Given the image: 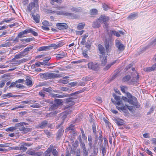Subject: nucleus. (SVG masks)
<instances>
[{"mask_svg":"<svg viewBox=\"0 0 156 156\" xmlns=\"http://www.w3.org/2000/svg\"><path fill=\"white\" fill-rule=\"evenodd\" d=\"M24 56V53L23 52H20L18 54L16 55L15 56L14 58L12 59V60L16 59H18Z\"/></svg>","mask_w":156,"mask_h":156,"instance_id":"25","label":"nucleus"},{"mask_svg":"<svg viewBox=\"0 0 156 156\" xmlns=\"http://www.w3.org/2000/svg\"><path fill=\"white\" fill-rule=\"evenodd\" d=\"M99 64L98 63L90 62L88 64V68L94 70H97L98 69Z\"/></svg>","mask_w":156,"mask_h":156,"instance_id":"7","label":"nucleus"},{"mask_svg":"<svg viewBox=\"0 0 156 156\" xmlns=\"http://www.w3.org/2000/svg\"><path fill=\"white\" fill-rule=\"evenodd\" d=\"M78 140H79L80 143V144H82L84 143V142L82 140V139L81 138V136L80 135L79 136Z\"/></svg>","mask_w":156,"mask_h":156,"instance_id":"58","label":"nucleus"},{"mask_svg":"<svg viewBox=\"0 0 156 156\" xmlns=\"http://www.w3.org/2000/svg\"><path fill=\"white\" fill-rule=\"evenodd\" d=\"M66 55L67 54L65 51H62L60 52L59 54L57 55L56 58L57 59L59 60L66 57Z\"/></svg>","mask_w":156,"mask_h":156,"instance_id":"17","label":"nucleus"},{"mask_svg":"<svg viewBox=\"0 0 156 156\" xmlns=\"http://www.w3.org/2000/svg\"><path fill=\"white\" fill-rule=\"evenodd\" d=\"M38 0H34L33 2L30 3L27 6L26 9V11L31 12L32 10L34 7H37L38 6Z\"/></svg>","mask_w":156,"mask_h":156,"instance_id":"5","label":"nucleus"},{"mask_svg":"<svg viewBox=\"0 0 156 156\" xmlns=\"http://www.w3.org/2000/svg\"><path fill=\"white\" fill-rule=\"evenodd\" d=\"M27 149V148L25 147L23 145H21V146L20 147V150H22L23 151H26Z\"/></svg>","mask_w":156,"mask_h":156,"instance_id":"49","label":"nucleus"},{"mask_svg":"<svg viewBox=\"0 0 156 156\" xmlns=\"http://www.w3.org/2000/svg\"><path fill=\"white\" fill-rule=\"evenodd\" d=\"M100 19V21L101 23H102V22H106L108 21L109 20L108 17L106 16H101L99 18Z\"/></svg>","mask_w":156,"mask_h":156,"instance_id":"28","label":"nucleus"},{"mask_svg":"<svg viewBox=\"0 0 156 156\" xmlns=\"http://www.w3.org/2000/svg\"><path fill=\"white\" fill-rule=\"evenodd\" d=\"M111 34L112 35H115L117 37H119L120 36V34H119V33L117 31H116L115 30H112L111 31Z\"/></svg>","mask_w":156,"mask_h":156,"instance_id":"39","label":"nucleus"},{"mask_svg":"<svg viewBox=\"0 0 156 156\" xmlns=\"http://www.w3.org/2000/svg\"><path fill=\"white\" fill-rule=\"evenodd\" d=\"M27 154L32 156H40L43 153L42 152H37L34 150H28L27 151Z\"/></svg>","mask_w":156,"mask_h":156,"instance_id":"10","label":"nucleus"},{"mask_svg":"<svg viewBox=\"0 0 156 156\" xmlns=\"http://www.w3.org/2000/svg\"><path fill=\"white\" fill-rule=\"evenodd\" d=\"M101 23L100 19H98L95 21L94 22L93 27L94 28L99 27L100 26Z\"/></svg>","mask_w":156,"mask_h":156,"instance_id":"18","label":"nucleus"},{"mask_svg":"<svg viewBox=\"0 0 156 156\" xmlns=\"http://www.w3.org/2000/svg\"><path fill=\"white\" fill-rule=\"evenodd\" d=\"M98 48L100 52V58L102 66H104L107 63L108 54H106L104 47L101 44L98 45Z\"/></svg>","mask_w":156,"mask_h":156,"instance_id":"1","label":"nucleus"},{"mask_svg":"<svg viewBox=\"0 0 156 156\" xmlns=\"http://www.w3.org/2000/svg\"><path fill=\"white\" fill-rule=\"evenodd\" d=\"M105 45L107 52V53L109 52L110 51L108 41L107 40L105 41Z\"/></svg>","mask_w":156,"mask_h":156,"instance_id":"33","label":"nucleus"},{"mask_svg":"<svg viewBox=\"0 0 156 156\" xmlns=\"http://www.w3.org/2000/svg\"><path fill=\"white\" fill-rule=\"evenodd\" d=\"M57 113L58 112H57L56 111L52 112L47 114L45 116L47 118L54 117Z\"/></svg>","mask_w":156,"mask_h":156,"instance_id":"32","label":"nucleus"},{"mask_svg":"<svg viewBox=\"0 0 156 156\" xmlns=\"http://www.w3.org/2000/svg\"><path fill=\"white\" fill-rule=\"evenodd\" d=\"M92 129L93 130V132L94 135L96 137V136H98L97 133V130L96 129V124L95 122H93L92 125Z\"/></svg>","mask_w":156,"mask_h":156,"instance_id":"27","label":"nucleus"},{"mask_svg":"<svg viewBox=\"0 0 156 156\" xmlns=\"http://www.w3.org/2000/svg\"><path fill=\"white\" fill-rule=\"evenodd\" d=\"M56 148V146H53L52 145H50L47 150L45 151L46 154H48L50 153L52 151V153L54 156H57L58 155V152L56 150V149H54Z\"/></svg>","mask_w":156,"mask_h":156,"instance_id":"6","label":"nucleus"},{"mask_svg":"<svg viewBox=\"0 0 156 156\" xmlns=\"http://www.w3.org/2000/svg\"><path fill=\"white\" fill-rule=\"evenodd\" d=\"M15 95H12L11 93H9L7 94H3L2 95V98L4 99H5L7 98L11 97H15Z\"/></svg>","mask_w":156,"mask_h":156,"instance_id":"26","label":"nucleus"},{"mask_svg":"<svg viewBox=\"0 0 156 156\" xmlns=\"http://www.w3.org/2000/svg\"><path fill=\"white\" fill-rule=\"evenodd\" d=\"M71 9L73 12H80L82 9L80 7H73L71 8Z\"/></svg>","mask_w":156,"mask_h":156,"instance_id":"34","label":"nucleus"},{"mask_svg":"<svg viewBox=\"0 0 156 156\" xmlns=\"http://www.w3.org/2000/svg\"><path fill=\"white\" fill-rule=\"evenodd\" d=\"M115 45L118 50L120 51H122L124 50L125 46L122 44L121 42L119 40H116Z\"/></svg>","mask_w":156,"mask_h":156,"instance_id":"9","label":"nucleus"},{"mask_svg":"<svg viewBox=\"0 0 156 156\" xmlns=\"http://www.w3.org/2000/svg\"><path fill=\"white\" fill-rule=\"evenodd\" d=\"M88 36L87 34H86L83 36L82 40L80 42V44L82 45H84V43L86 42V39Z\"/></svg>","mask_w":156,"mask_h":156,"instance_id":"31","label":"nucleus"},{"mask_svg":"<svg viewBox=\"0 0 156 156\" xmlns=\"http://www.w3.org/2000/svg\"><path fill=\"white\" fill-rule=\"evenodd\" d=\"M100 149L101 150V151L102 156H105L107 151L106 147L104 146H101L100 147Z\"/></svg>","mask_w":156,"mask_h":156,"instance_id":"21","label":"nucleus"},{"mask_svg":"<svg viewBox=\"0 0 156 156\" xmlns=\"http://www.w3.org/2000/svg\"><path fill=\"white\" fill-rule=\"evenodd\" d=\"M43 90L44 92V91H46L48 92H50L51 90L48 88H45L44 87L43 89Z\"/></svg>","mask_w":156,"mask_h":156,"instance_id":"61","label":"nucleus"},{"mask_svg":"<svg viewBox=\"0 0 156 156\" xmlns=\"http://www.w3.org/2000/svg\"><path fill=\"white\" fill-rule=\"evenodd\" d=\"M33 48V46H30L29 47H27L24 50L23 52H24L28 51L30 50L31 49H32Z\"/></svg>","mask_w":156,"mask_h":156,"instance_id":"51","label":"nucleus"},{"mask_svg":"<svg viewBox=\"0 0 156 156\" xmlns=\"http://www.w3.org/2000/svg\"><path fill=\"white\" fill-rule=\"evenodd\" d=\"M116 108L119 111H122L124 112H126V110L127 109L128 106L126 105H122V106L119 107L116 106Z\"/></svg>","mask_w":156,"mask_h":156,"instance_id":"20","label":"nucleus"},{"mask_svg":"<svg viewBox=\"0 0 156 156\" xmlns=\"http://www.w3.org/2000/svg\"><path fill=\"white\" fill-rule=\"evenodd\" d=\"M40 76L43 79L47 80L49 79L59 78L62 76V75L54 73H45L44 74H40Z\"/></svg>","mask_w":156,"mask_h":156,"instance_id":"3","label":"nucleus"},{"mask_svg":"<svg viewBox=\"0 0 156 156\" xmlns=\"http://www.w3.org/2000/svg\"><path fill=\"white\" fill-rule=\"evenodd\" d=\"M41 107V106L39 104L37 103L36 104L32 105H30V107L34 108H38Z\"/></svg>","mask_w":156,"mask_h":156,"instance_id":"46","label":"nucleus"},{"mask_svg":"<svg viewBox=\"0 0 156 156\" xmlns=\"http://www.w3.org/2000/svg\"><path fill=\"white\" fill-rule=\"evenodd\" d=\"M48 124V121L46 120H44L42 121L37 126V127L39 128L43 129L47 126Z\"/></svg>","mask_w":156,"mask_h":156,"instance_id":"13","label":"nucleus"},{"mask_svg":"<svg viewBox=\"0 0 156 156\" xmlns=\"http://www.w3.org/2000/svg\"><path fill=\"white\" fill-rule=\"evenodd\" d=\"M50 49V47L49 46H47V47H43L41 48H39V50L40 51H43V50H48Z\"/></svg>","mask_w":156,"mask_h":156,"instance_id":"44","label":"nucleus"},{"mask_svg":"<svg viewBox=\"0 0 156 156\" xmlns=\"http://www.w3.org/2000/svg\"><path fill=\"white\" fill-rule=\"evenodd\" d=\"M32 29H27L25 30H24L23 31L24 33L25 34H27L29 33H31V31H32Z\"/></svg>","mask_w":156,"mask_h":156,"instance_id":"59","label":"nucleus"},{"mask_svg":"<svg viewBox=\"0 0 156 156\" xmlns=\"http://www.w3.org/2000/svg\"><path fill=\"white\" fill-rule=\"evenodd\" d=\"M55 103L58 106L61 105L62 102V100L60 99H55Z\"/></svg>","mask_w":156,"mask_h":156,"instance_id":"36","label":"nucleus"},{"mask_svg":"<svg viewBox=\"0 0 156 156\" xmlns=\"http://www.w3.org/2000/svg\"><path fill=\"white\" fill-rule=\"evenodd\" d=\"M137 102V100H136L135 102H134L133 104H130L131 105H134L136 108H140V106L138 105V104L136 102Z\"/></svg>","mask_w":156,"mask_h":156,"instance_id":"53","label":"nucleus"},{"mask_svg":"<svg viewBox=\"0 0 156 156\" xmlns=\"http://www.w3.org/2000/svg\"><path fill=\"white\" fill-rule=\"evenodd\" d=\"M58 106L55 103L53 104L50 107V109L52 110L57 109Z\"/></svg>","mask_w":156,"mask_h":156,"instance_id":"42","label":"nucleus"},{"mask_svg":"<svg viewBox=\"0 0 156 156\" xmlns=\"http://www.w3.org/2000/svg\"><path fill=\"white\" fill-rule=\"evenodd\" d=\"M75 128V126L73 125V124H71L70 125V126L68 127V128L67 129L68 130H73Z\"/></svg>","mask_w":156,"mask_h":156,"instance_id":"48","label":"nucleus"},{"mask_svg":"<svg viewBox=\"0 0 156 156\" xmlns=\"http://www.w3.org/2000/svg\"><path fill=\"white\" fill-rule=\"evenodd\" d=\"M11 46V43L9 42L5 43L4 44H2L0 45L1 48L2 47H9Z\"/></svg>","mask_w":156,"mask_h":156,"instance_id":"43","label":"nucleus"},{"mask_svg":"<svg viewBox=\"0 0 156 156\" xmlns=\"http://www.w3.org/2000/svg\"><path fill=\"white\" fill-rule=\"evenodd\" d=\"M113 96L114 98L116 101H112V102L115 105L118 106L122 105H123L122 101L120 100V98L119 96H117L115 94H113Z\"/></svg>","mask_w":156,"mask_h":156,"instance_id":"8","label":"nucleus"},{"mask_svg":"<svg viewBox=\"0 0 156 156\" xmlns=\"http://www.w3.org/2000/svg\"><path fill=\"white\" fill-rule=\"evenodd\" d=\"M31 15L36 23H39L40 22V17L38 14H36V15H35L34 12H32Z\"/></svg>","mask_w":156,"mask_h":156,"instance_id":"14","label":"nucleus"},{"mask_svg":"<svg viewBox=\"0 0 156 156\" xmlns=\"http://www.w3.org/2000/svg\"><path fill=\"white\" fill-rule=\"evenodd\" d=\"M56 26L58 29L60 30H64L68 28V26L66 23H57Z\"/></svg>","mask_w":156,"mask_h":156,"instance_id":"12","label":"nucleus"},{"mask_svg":"<svg viewBox=\"0 0 156 156\" xmlns=\"http://www.w3.org/2000/svg\"><path fill=\"white\" fill-rule=\"evenodd\" d=\"M24 34H25L23 31H22L19 33L17 36L18 37V38H22L23 37V36Z\"/></svg>","mask_w":156,"mask_h":156,"instance_id":"52","label":"nucleus"},{"mask_svg":"<svg viewBox=\"0 0 156 156\" xmlns=\"http://www.w3.org/2000/svg\"><path fill=\"white\" fill-rule=\"evenodd\" d=\"M88 141H89L88 145L91 144L92 142V136L91 135H89L88 136Z\"/></svg>","mask_w":156,"mask_h":156,"instance_id":"54","label":"nucleus"},{"mask_svg":"<svg viewBox=\"0 0 156 156\" xmlns=\"http://www.w3.org/2000/svg\"><path fill=\"white\" fill-rule=\"evenodd\" d=\"M45 92L43 90H41L39 93V94L41 96L44 97L45 96Z\"/></svg>","mask_w":156,"mask_h":156,"instance_id":"55","label":"nucleus"},{"mask_svg":"<svg viewBox=\"0 0 156 156\" xmlns=\"http://www.w3.org/2000/svg\"><path fill=\"white\" fill-rule=\"evenodd\" d=\"M63 45L62 42H59L57 44H56V48H57L61 47Z\"/></svg>","mask_w":156,"mask_h":156,"instance_id":"63","label":"nucleus"},{"mask_svg":"<svg viewBox=\"0 0 156 156\" xmlns=\"http://www.w3.org/2000/svg\"><path fill=\"white\" fill-rule=\"evenodd\" d=\"M16 87L18 88H23L25 87L22 84H17L16 85Z\"/></svg>","mask_w":156,"mask_h":156,"instance_id":"57","label":"nucleus"},{"mask_svg":"<svg viewBox=\"0 0 156 156\" xmlns=\"http://www.w3.org/2000/svg\"><path fill=\"white\" fill-rule=\"evenodd\" d=\"M60 82L62 83L63 84H66L69 83V81L67 80H60Z\"/></svg>","mask_w":156,"mask_h":156,"instance_id":"60","label":"nucleus"},{"mask_svg":"<svg viewBox=\"0 0 156 156\" xmlns=\"http://www.w3.org/2000/svg\"><path fill=\"white\" fill-rule=\"evenodd\" d=\"M77 83L76 82H73L69 83V84L71 87H73L76 86L77 85Z\"/></svg>","mask_w":156,"mask_h":156,"instance_id":"64","label":"nucleus"},{"mask_svg":"<svg viewBox=\"0 0 156 156\" xmlns=\"http://www.w3.org/2000/svg\"><path fill=\"white\" fill-rule=\"evenodd\" d=\"M115 121L119 126H121L124 124L123 120L121 119H115Z\"/></svg>","mask_w":156,"mask_h":156,"instance_id":"30","label":"nucleus"},{"mask_svg":"<svg viewBox=\"0 0 156 156\" xmlns=\"http://www.w3.org/2000/svg\"><path fill=\"white\" fill-rule=\"evenodd\" d=\"M28 124V123L25 122H20L16 123L15 126L16 128L19 129L20 131H21L22 133L24 134L31 131L30 128L27 127L25 128L23 126L24 125H27Z\"/></svg>","mask_w":156,"mask_h":156,"instance_id":"2","label":"nucleus"},{"mask_svg":"<svg viewBox=\"0 0 156 156\" xmlns=\"http://www.w3.org/2000/svg\"><path fill=\"white\" fill-rule=\"evenodd\" d=\"M17 129L16 128V126H12L10 127L7 128L5 129V131H12Z\"/></svg>","mask_w":156,"mask_h":156,"instance_id":"37","label":"nucleus"},{"mask_svg":"<svg viewBox=\"0 0 156 156\" xmlns=\"http://www.w3.org/2000/svg\"><path fill=\"white\" fill-rule=\"evenodd\" d=\"M77 97L75 96L67 98L66 100V103L67 104V106L65 108V109L68 108L69 107L74 105L76 101Z\"/></svg>","mask_w":156,"mask_h":156,"instance_id":"4","label":"nucleus"},{"mask_svg":"<svg viewBox=\"0 0 156 156\" xmlns=\"http://www.w3.org/2000/svg\"><path fill=\"white\" fill-rule=\"evenodd\" d=\"M42 24L44 26H51L52 25L51 23H49V22L46 20L42 22Z\"/></svg>","mask_w":156,"mask_h":156,"instance_id":"45","label":"nucleus"},{"mask_svg":"<svg viewBox=\"0 0 156 156\" xmlns=\"http://www.w3.org/2000/svg\"><path fill=\"white\" fill-rule=\"evenodd\" d=\"M61 14L62 15L66 16L68 17H72L73 16V14L72 13L68 12H61Z\"/></svg>","mask_w":156,"mask_h":156,"instance_id":"29","label":"nucleus"},{"mask_svg":"<svg viewBox=\"0 0 156 156\" xmlns=\"http://www.w3.org/2000/svg\"><path fill=\"white\" fill-rule=\"evenodd\" d=\"M98 11L96 9H92L90 10V13L91 15H95L97 13Z\"/></svg>","mask_w":156,"mask_h":156,"instance_id":"38","label":"nucleus"},{"mask_svg":"<svg viewBox=\"0 0 156 156\" xmlns=\"http://www.w3.org/2000/svg\"><path fill=\"white\" fill-rule=\"evenodd\" d=\"M85 26V23H79L77 28L78 30H80L83 29Z\"/></svg>","mask_w":156,"mask_h":156,"instance_id":"40","label":"nucleus"},{"mask_svg":"<svg viewBox=\"0 0 156 156\" xmlns=\"http://www.w3.org/2000/svg\"><path fill=\"white\" fill-rule=\"evenodd\" d=\"M51 58L50 57H46L44 58V62H48Z\"/></svg>","mask_w":156,"mask_h":156,"instance_id":"62","label":"nucleus"},{"mask_svg":"<svg viewBox=\"0 0 156 156\" xmlns=\"http://www.w3.org/2000/svg\"><path fill=\"white\" fill-rule=\"evenodd\" d=\"M90 149L92 150L93 152L92 153V155L96 156L97 155L98 152V148L97 147L90 148Z\"/></svg>","mask_w":156,"mask_h":156,"instance_id":"22","label":"nucleus"},{"mask_svg":"<svg viewBox=\"0 0 156 156\" xmlns=\"http://www.w3.org/2000/svg\"><path fill=\"white\" fill-rule=\"evenodd\" d=\"M64 132V129L62 128L60 129L56 134V139L57 140H59L63 135Z\"/></svg>","mask_w":156,"mask_h":156,"instance_id":"15","label":"nucleus"},{"mask_svg":"<svg viewBox=\"0 0 156 156\" xmlns=\"http://www.w3.org/2000/svg\"><path fill=\"white\" fill-rule=\"evenodd\" d=\"M80 147L83 149V152L84 154V156H88V151L87 150L84 143L80 144Z\"/></svg>","mask_w":156,"mask_h":156,"instance_id":"16","label":"nucleus"},{"mask_svg":"<svg viewBox=\"0 0 156 156\" xmlns=\"http://www.w3.org/2000/svg\"><path fill=\"white\" fill-rule=\"evenodd\" d=\"M51 96L53 98H63L67 97L68 95H67L62 94L59 95L58 94H51Z\"/></svg>","mask_w":156,"mask_h":156,"instance_id":"23","label":"nucleus"},{"mask_svg":"<svg viewBox=\"0 0 156 156\" xmlns=\"http://www.w3.org/2000/svg\"><path fill=\"white\" fill-rule=\"evenodd\" d=\"M98 140V136H96V137H95L94 140V144L92 142L91 144L88 145L90 148H92L93 147H96V144L97 143Z\"/></svg>","mask_w":156,"mask_h":156,"instance_id":"24","label":"nucleus"},{"mask_svg":"<svg viewBox=\"0 0 156 156\" xmlns=\"http://www.w3.org/2000/svg\"><path fill=\"white\" fill-rule=\"evenodd\" d=\"M26 84L28 86L31 87L33 85L32 79L31 77L27 76L26 78Z\"/></svg>","mask_w":156,"mask_h":156,"instance_id":"19","label":"nucleus"},{"mask_svg":"<svg viewBox=\"0 0 156 156\" xmlns=\"http://www.w3.org/2000/svg\"><path fill=\"white\" fill-rule=\"evenodd\" d=\"M144 151L146 152L147 154H148L152 156V152L150 151L148 148H144Z\"/></svg>","mask_w":156,"mask_h":156,"instance_id":"50","label":"nucleus"},{"mask_svg":"<svg viewBox=\"0 0 156 156\" xmlns=\"http://www.w3.org/2000/svg\"><path fill=\"white\" fill-rule=\"evenodd\" d=\"M137 13H133L129 15L128 16V18L129 19H131L137 16Z\"/></svg>","mask_w":156,"mask_h":156,"instance_id":"47","label":"nucleus"},{"mask_svg":"<svg viewBox=\"0 0 156 156\" xmlns=\"http://www.w3.org/2000/svg\"><path fill=\"white\" fill-rule=\"evenodd\" d=\"M144 71L147 72H150L153 71L152 66L145 68L144 69Z\"/></svg>","mask_w":156,"mask_h":156,"instance_id":"41","label":"nucleus"},{"mask_svg":"<svg viewBox=\"0 0 156 156\" xmlns=\"http://www.w3.org/2000/svg\"><path fill=\"white\" fill-rule=\"evenodd\" d=\"M17 84V83L16 81H15V82L12 83H11L10 85L9 86V88H10L12 87H15V86H16V85Z\"/></svg>","mask_w":156,"mask_h":156,"instance_id":"56","label":"nucleus"},{"mask_svg":"<svg viewBox=\"0 0 156 156\" xmlns=\"http://www.w3.org/2000/svg\"><path fill=\"white\" fill-rule=\"evenodd\" d=\"M127 96L128 98V102L130 104H133L136 100V98L132 96L129 93L127 92L126 93Z\"/></svg>","mask_w":156,"mask_h":156,"instance_id":"11","label":"nucleus"},{"mask_svg":"<svg viewBox=\"0 0 156 156\" xmlns=\"http://www.w3.org/2000/svg\"><path fill=\"white\" fill-rule=\"evenodd\" d=\"M130 76L129 75H127L123 77L122 79V81L123 82H127L130 80Z\"/></svg>","mask_w":156,"mask_h":156,"instance_id":"35","label":"nucleus"}]
</instances>
